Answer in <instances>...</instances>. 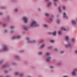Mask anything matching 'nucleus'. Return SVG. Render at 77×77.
<instances>
[{
  "label": "nucleus",
  "mask_w": 77,
  "mask_h": 77,
  "mask_svg": "<svg viewBox=\"0 0 77 77\" xmlns=\"http://www.w3.org/2000/svg\"><path fill=\"white\" fill-rule=\"evenodd\" d=\"M47 2V5L48 7H50L51 5H53V3L51 1H49L50 0H46Z\"/></svg>",
  "instance_id": "obj_6"
},
{
  "label": "nucleus",
  "mask_w": 77,
  "mask_h": 77,
  "mask_svg": "<svg viewBox=\"0 0 77 77\" xmlns=\"http://www.w3.org/2000/svg\"><path fill=\"white\" fill-rule=\"evenodd\" d=\"M62 8L63 11H66V7L65 6H63Z\"/></svg>",
  "instance_id": "obj_17"
},
{
  "label": "nucleus",
  "mask_w": 77,
  "mask_h": 77,
  "mask_svg": "<svg viewBox=\"0 0 77 77\" xmlns=\"http://www.w3.org/2000/svg\"><path fill=\"white\" fill-rule=\"evenodd\" d=\"M8 30L5 29L4 30V33H8Z\"/></svg>",
  "instance_id": "obj_32"
},
{
  "label": "nucleus",
  "mask_w": 77,
  "mask_h": 77,
  "mask_svg": "<svg viewBox=\"0 0 77 77\" xmlns=\"http://www.w3.org/2000/svg\"><path fill=\"white\" fill-rule=\"evenodd\" d=\"M37 11H38V12H41V8H37Z\"/></svg>",
  "instance_id": "obj_35"
},
{
  "label": "nucleus",
  "mask_w": 77,
  "mask_h": 77,
  "mask_svg": "<svg viewBox=\"0 0 77 77\" xmlns=\"http://www.w3.org/2000/svg\"><path fill=\"white\" fill-rule=\"evenodd\" d=\"M39 25L37 21L35 20H32L31 22L30 27H38Z\"/></svg>",
  "instance_id": "obj_1"
},
{
  "label": "nucleus",
  "mask_w": 77,
  "mask_h": 77,
  "mask_svg": "<svg viewBox=\"0 0 77 77\" xmlns=\"http://www.w3.org/2000/svg\"><path fill=\"white\" fill-rule=\"evenodd\" d=\"M24 75V73H22L20 74V76L21 77H23Z\"/></svg>",
  "instance_id": "obj_26"
},
{
  "label": "nucleus",
  "mask_w": 77,
  "mask_h": 77,
  "mask_svg": "<svg viewBox=\"0 0 77 77\" xmlns=\"http://www.w3.org/2000/svg\"><path fill=\"white\" fill-rule=\"evenodd\" d=\"M24 51L23 50H20V53H23V52H24Z\"/></svg>",
  "instance_id": "obj_47"
},
{
  "label": "nucleus",
  "mask_w": 77,
  "mask_h": 77,
  "mask_svg": "<svg viewBox=\"0 0 77 77\" xmlns=\"http://www.w3.org/2000/svg\"><path fill=\"white\" fill-rule=\"evenodd\" d=\"M42 53H43L42 52V51H39V54H40V55H41L42 54Z\"/></svg>",
  "instance_id": "obj_36"
},
{
  "label": "nucleus",
  "mask_w": 77,
  "mask_h": 77,
  "mask_svg": "<svg viewBox=\"0 0 77 77\" xmlns=\"http://www.w3.org/2000/svg\"><path fill=\"white\" fill-rule=\"evenodd\" d=\"M66 0V1H67V0Z\"/></svg>",
  "instance_id": "obj_61"
},
{
  "label": "nucleus",
  "mask_w": 77,
  "mask_h": 77,
  "mask_svg": "<svg viewBox=\"0 0 77 77\" xmlns=\"http://www.w3.org/2000/svg\"><path fill=\"white\" fill-rule=\"evenodd\" d=\"M27 77H31V76L29 75V76H27Z\"/></svg>",
  "instance_id": "obj_55"
},
{
  "label": "nucleus",
  "mask_w": 77,
  "mask_h": 77,
  "mask_svg": "<svg viewBox=\"0 0 77 77\" xmlns=\"http://www.w3.org/2000/svg\"><path fill=\"white\" fill-rule=\"evenodd\" d=\"M3 26L4 27H5L6 26V24L5 23L3 24Z\"/></svg>",
  "instance_id": "obj_42"
},
{
  "label": "nucleus",
  "mask_w": 77,
  "mask_h": 77,
  "mask_svg": "<svg viewBox=\"0 0 77 77\" xmlns=\"http://www.w3.org/2000/svg\"><path fill=\"white\" fill-rule=\"evenodd\" d=\"M23 20L24 23H25V24L28 23L29 22V18L27 16H24L23 17Z\"/></svg>",
  "instance_id": "obj_5"
},
{
  "label": "nucleus",
  "mask_w": 77,
  "mask_h": 77,
  "mask_svg": "<svg viewBox=\"0 0 77 77\" xmlns=\"http://www.w3.org/2000/svg\"><path fill=\"white\" fill-rule=\"evenodd\" d=\"M72 45L71 43V42H69L66 45V47H71Z\"/></svg>",
  "instance_id": "obj_12"
},
{
  "label": "nucleus",
  "mask_w": 77,
  "mask_h": 77,
  "mask_svg": "<svg viewBox=\"0 0 77 77\" xmlns=\"http://www.w3.org/2000/svg\"><path fill=\"white\" fill-rule=\"evenodd\" d=\"M14 12H18V8H16L14 9Z\"/></svg>",
  "instance_id": "obj_28"
},
{
  "label": "nucleus",
  "mask_w": 77,
  "mask_h": 77,
  "mask_svg": "<svg viewBox=\"0 0 77 77\" xmlns=\"http://www.w3.org/2000/svg\"><path fill=\"white\" fill-rule=\"evenodd\" d=\"M54 17V16L53 15L51 16V17H50L49 20H48L49 22H51V21H53V18Z\"/></svg>",
  "instance_id": "obj_9"
},
{
  "label": "nucleus",
  "mask_w": 77,
  "mask_h": 77,
  "mask_svg": "<svg viewBox=\"0 0 77 77\" xmlns=\"http://www.w3.org/2000/svg\"><path fill=\"white\" fill-rule=\"evenodd\" d=\"M8 66L6 64L2 66V67L3 68H6V67H8Z\"/></svg>",
  "instance_id": "obj_29"
},
{
  "label": "nucleus",
  "mask_w": 77,
  "mask_h": 77,
  "mask_svg": "<svg viewBox=\"0 0 77 77\" xmlns=\"http://www.w3.org/2000/svg\"><path fill=\"white\" fill-rule=\"evenodd\" d=\"M2 24V22L0 21V24Z\"/></svg>",
  "instance_id": "obj_53"
},
{
  "label": "nucleus",
  "mask_w": 77,
  "mask_h": 77,
  "mask_svg": "<svg viewBox=\"0 0 77 77\" xmlns=\"http://www.w3.org/2000/svg\"><path fill=\"white\" fill-rule=\"evenodd\" d=\"M72 42H74L75 41V39L74 38H72Z\"/></svg>",
  "instance_id": "obj_46"
},
{
  "label": "nucleus",
  "mask_w": 77,
  "mask_h": 77,
  "mask_svg": "<svg viewBox=\"0 0 77 77\" xmlns=\"http://www.w3.org/2000/svg\"><path fill=\"white\" fill-rule=\"evenodd\" d=\"M48 48L49 49H51V48H53V47L51 46H48Z\"/></svg>",
  "instance_id": "obj_31"
},
{
  "label": "nucleus",
  "mask_w": 77,
  "mask_h": 77,
  "mask_svg": "<svg viewBox=\"0 0 77 77\" xmlns=\"http://www.w3.org/2000/svg\"><path fill=\"white\" fill-rule=\"evenodd\" d=\"M45 46V43H43L42 44L40 45V48H44V47Z\"/></svg>",
  "instance_id": "obj_14"
},
{
  "label": "nucleus",
  "mask_w": 77,
  "mask_h": 77,
  "mask_svg": "<svg viewBox=\"0 0 77 77\" xmlns=\"http://www.w3.org/2000/svg\"><path fill=\"white\" fill-rule=\"evenodd\" d=\"M10 28L11 30H13V29L15 28V26H10Z\"/></svg>",
  "instance_id": "obj_25"
},
{
  "label": "nucleus",
  "mask_w": 77,
  "mask_h": 77,
  "mask_svg": "<svg viewBox=\"0 0 77 77\" xmlns=\"http://www.w3.org/2000/svg\"><path fill=\"white\" fill-rule=\"evenodd\" d=\"M15 75H19V74H20V73L18 72H15Z\"/></svg>",
  "instance_id": "obj_34"
},
{
  "label": "nucleus",
  "mask_w": 77,
  "mask_h": 77,
  "mask_svg": "<svg viewBox=\"0 0 77 77\" xmlns=\"http://www.w3.org/2000/svg\"><path fill=\"white\" fill-rule=\"evenodd\" d=\"M58 0H53V1H58Z\"/></svg>",
  "instance_id": "obj_56"
},
{
  "label": "nucleus",
  "mask_w": 77,
  "mask_h": 77,
  "mask_svg": "<svg viewBox=\"0 0 77 77\" xmlns=\"http://www.w3.org/2000/svg\"><path fill=\"white\" fill-rule=\"evenodd\" d=\"M10 32L11 33H14V30L13 29H11L10 31Z\"/></svg>",
  "instance_id": "obj_33"
},
{
  "label": "nucleus",
  "mask_w": 77,
  "mask_h": 77,
  "mask_svg": "<svg viewBox=\"0 0 77 77\" xmlns=\"http://www.w3.org/2000/svg\"><path fill=\"white\" fill-rule=\"evenodd\" d=\"M76 71H77V68H75L74 70L71 72V74L72 75H76Z\"/></svg>",
  "instance_id": "obj_8"
},
{
  "label": "nucleus",
  "mask_w": 77,
  "mask_h": 77,
  "mask_svg": "<svg viewBox=\"0 0 77 77\" xmlns=\"http://www.w3.org/2000/svg\"><path fill=\"white\" fill-rule=\"evenodd\" d=\"M25 63H28V62L27 61H25Z\"/></svg>",
  "instance_id": "obj_54"
},
{
  "label": "nucleus",
  "mask_w": 77,
  "mask_h": 77,
  "mask_svg": "<svg viewBox=\"0 0 77 77\" xmlns=\"http://www.w3.org/2000/svg\"><path fill=\"white\" fill-rule=\"evenodd\" d=\"M63 77H69V76L67 75H64L63 76Z\"/></svg>",
  "instance_id": "obj_50"
},
{
  "label": "nucleus",
  "mask_w": 77,
  "mask_h": 77,
  "mask_svg": "<svg viewBox=\"0 0 77 77\" xmlns=\"http://www.w3.org/2000/svg\"><path fill=\"white\" fill-rule=\"evenodd\" d=\"M3 15V12H0V15Z\"/></svg>",
  "instance_id": "obj_49"
},
{
  "label": "nucleus",
  "mask_w": 77,
  "mask_h": 77,
  "mask_svg": "<svg viewBox=\"0 0 77 77\" xmlns=\"http://www.w3.org/2000/svg\"><path fill=\"white\" fill-rule=\"evenodd\" d=\"M26 40L27 42L28 43V44H32V43H33V44H36L37 43V41L36 40H33L32 41L30 40V38H29V37H28L26 38Z\"/></svg>",
  "instance_id": "obj_4"
},
{
  "label": "nucleus",
  "mask_w": 77,
  "mask_h": 77,
  "mask_svg": "<svg viewBox=\"0 0 77 77\" xmlns=\"http://www.w3.org/2000/svg\"><path fill=\"white\" fill-rule=\"evenodd\" d=\"M56 34H57V32L56 31L52 32V35L53 36H56Z\"/></svg>",
  "instance_id": "obj_18"
},
{
  "label": "nucleus",
  "mask_w": 77,
  "mask_h": 77,
  "mask_svg": "<svg viewBox=\"0 0 77 77\" xmlns=\"http://www.w3.org/2000/svg\"><path fill=\"white\" fill-rule=\"evenodd\" d=\"M62 30H63L64 31H66V29L64 27H63L61 28Z\"/></svg>",
  "instance_id": "obj_24"
},
{
  "label": "nucleus",
  "mask_w": 77,
  "mask_h": 77,
  "mask_svg": "<svg viewBox=\"0 0 77 77\" xmlns=\"http://www.w3.org/2000/svg\"><path fill=\"white\" fill-rule=\"evenodd\" d=\"M71 23L73 26H76L77 25V22L75 20H72Z\"/></svg>",
  "instance_id": "obj_11"
},
{
  "label": "nucleus",
  "mask_w": 77,
  "mask_h": 77,
  "mask_svg": "<svg viewBox=\"0 0 77 77\" xmlns=\"http://www.w3.org/2000/svg\"><path fill=\"white\" fill-rule=\"evenodd\" d=\"M46 55L47 56V57L45 58V60L47 62H49L51 61V60L52 59V57L50 55L51 53L50 52H46Z\"/></svg>",
  "instance_id": "obj_2"
},
{
  "label": "nucleus",
  "mask_w": 77,
  "mask_h": 77,
  "mask_svg": "<svg viewBox=\"0 0 77 77\" xmlns=\"http://www.w3.org/2000/svg\"><path fill=\"white\" fill-rule=\"evenodd\" d=\"M45 15L46 17H48L50 15V14L48 13H46L45 14Z\"/></svg>",
  "instance_id": "obj_30"
},
{
  "label": "nucleus",
  "mask_w": 77,
  "mask_h": 77,
  "mask_svg": "<svg viewBox=\"0 0 77 77\" xmlns=\"http://www.w3.org/2000/svg\"><path fill=\"white\" fill-rule=\"evenodd\" d=\"M62 63L60 62H59V63H57V65H60Z\"/></svg>",
  "instance_id": "obj_45"
},
{
  "label": "nucleus",
  "mask_w": 77,
  "mask_h": 77,
  "mask_svg": "<svg viewBox=\"0 0 77 77\" xmlns=\"http://www.w3.org/2000/svg\"><path fill=\"white\" fill-rule=\"evenodd\" d=\"M63 18H66V19H68V17L67 16L66 13L65 12L63 13Z\"/></svg>",
  "instance_id": "obj_10"
},
{
  "label": "nucleus",
  "mask_w": 77,
  "mask_h": 77,
  "mask_svg": "<svg viewBox=\"0 0 77 77\" xmlns=\"http://www.w3.org/2000/svg\"><path fill=\"white\" fill-rule=\"evenodd\" d=\"M58 33L59 35H61L62 34V32L60 31H59L58 32Z\"/></svg>",
  "instance_id": "obj_39"
},
{
  "label": "nucleus",
  "mask_w": 77,
  "mask_h": 77,
  "mask_svg": "<svg viewBox=\"0 0 77 77\" xmlns=\"http://www.w3.org/2000/svg\"><path fill=\"white\" fill-rule=\"evenodd\" d=\"M6 77H9V76H7Z\"/></svg>",
  "instance_id": "obj_58"
},
{
  "label": "nucleus",
  "mask_w": 77,
  "mask_h": 77,
  "mask_svg": "<svg viewBox=\"0 0 77 77\" xmlns=\"http://www.w3.org/2000/svg\"><path fill=\"white\" fill-rule=\"evenodd\" d=\"M23 29L24 30H28V27L27 26H23Z\"/></svg>",
  "instance_id": "obj_15"
},
{
  "label": "nucleus",
  "mask_w": 77,
  "mask_h": 77,
  "mask_svg": "<svg viewBox=\"0 0 77 77\" xmlns=\"http://www.w3.org/2000/svg\"><path fill=\"white\" fill-rule=\"evenodd\" d=\"M57 24H60V19H57Z\"/></svg>",
  "instance_id": "obj_23"
},
{
  "label": "nucleus",
  "mask_w": 77,
  "mask_h": 77,
  "mask_svg": "<svg viewBox=\"0 0 77 77\" xmlns=\"http://www.w3.org/2000/svg\"><path fill=\"white\" fill-rule=\"evenodd\" d=\"M15 57L17 60H18L20 59V57L18 55H16Z\"/></svg>",
  "instance_id": "obj_20"
},
{
  "label": "nucleus",
  "mask_w": 77,
  "mask_h": 77,
  "mask_svg": "<svg viewBox=\"0 0 77 77\" xmlns=\"http://www.w3.org/2000/svg\"><path fill=\"white\" fill-rule=\"evenodd\" d=\"M16 63L15 62H13L12 63V65H16Z\"/></svg>",
  "instance_id": "obj_48"
},
{
  "label": "nucleus",
  "mask_w": 77,
  "mask_h": 77,
  "mask_svg": "<svg viewBox=\"0 0 77 77\" xmlns=\"http://www.w3.org/2000/svg\"><path fill=\"white\" fill-rule=\"evenodd\" d=\"M0 77H3L2 76H0Z\"/></svg>",
  "instance_id": "obj_60"
},
{
  "label": "nucleus",
  "mask_w": 77,
  "mask_h": 77,
  "mask_svg": "<svg viewBox=\"0 0 77 77\" xmlns=\"http://www.w3.org/2000/svg\"><path fill=\"white\" fill-rule=\"evenodd\" d=\"M49 67L50 68V69H54V66L53 65L49 66Z\"/></svg>",
  "instance_id": "obj_22"
},
{
  "label": "nucleus",
  "mask_w": 77,
  "mask_h": 77,
  "mask_svg": "<svg viewBox=\"0 0 77 77\" xmlns=\"http://www.w3.org/2000/svg\"><path fill=\"white\" fill-rule=\"evenodd\" d=\"M43 42H44V41L42 40H41L39 42V43H43Z\"/></svg>",
  "instance_id": "obj_43"
},
{
  "label": "nucleus",
  "mask_w": 77,
  "mask_h": 77,
  "mask_svg": "<svg viewBox=\"0 0 77 77\" xmlns=\"http://www.w3.org/2000/svg\"><path fill=\"white\" fill-rule=\"evenodd\" d=\"M16 0H12L11 1L12 2H15Z\"/></svg>",
  "instance_id": "obj_51"
},
{
  "label": "nucleus",
  "mask_w": 77,
  "mask_h": 77,
  "mask_svg": "<svg viewBox=\"0 0 77 77\" xmlns=\"http://www.w3.org/2000/svg\"><path fill=\"white\" fill-rule=\"evenodd\" d=\"M3 62V60H2L1 61V62H0V64L1 63H2V62Z\"/></svg>",
  "instance_id": "obj_52"
},
{
  "label": "nucleus",
  "mask_w": 77,
  "mask_h": 77,
  "mask_svg": "<svg viewBox=\"0 0 77 77\" xmlns=\"http://www.w3.org/2000/svg\"><path fill=\"white\" fill-rule=\"evenodd\" d=\"M5 72H6V73L8 72L5 71Z\"/></svg>",
  "instance_id": "obj_59"
},
{
  "label": "nucleus",
  "mask_w": 77,
  "mask_h": 77,
  "mask_svg": "<svg viewBox=\"0 0 77 77\" xmlns=\"http://www.w3.org/2000/svg\"><path fill=\"white\" fill-rule=\"evenodd\" d=\"M50 42H51L53 43L54 42V40H50Z\"/></svg>",
  "instance_id": "obj_38"
},
{
  "label": "nucleus",
  "mask_w": 77,
  "mask_h": 77,
  "mask_svg": "<svg viewBox=\"0 0 77 77\" xmlns=\"http://www.w3.org/2000/svg\"><path fill=\"white\" fill-rule=\"evenodd\" d=\"M65 53V51H61V54H63V53Z\"/></svg>",
  "instance_id": "obj_44"
},
{
  "label": "nucleus",
  "mask_w": 77,
  "mask_h": 77,
  "mask_svg": "<svg viewBox=\"0 0 77 77\" xmlns=\"http://www.w3.org/2000/svg\"><path fill=\"white\" fill-rule=\"evenodd\" d=\"M39 77H40V76H39Z\"/></svg>",
  "instance_id": "obj_62"
},
{
  "label": "nucleus",
  "mask_w": 77,
  "mask_h": 77,
  "mask_svg": "<svg viewBox=\"0 0 77 77\" xmlns=\"http://www.w3.org/2000/svg\"><path fill=\"white\" fill-rule=\"evenodd\" d=\"M54 50L56 51H58V49H57V48H54Z\"/></svg>",
  "instance_id": "obj_40"
},
{
  "label": "nucleus",
  "mask_w": 77,
  "mask_h": 77,
  "mask_svg": "<svg viewBox=\"0 0 77 77\" xmlns=\"http://www.w3.org/2000/svg\"><path fill=\"white\" fill-rule=\"evenodd\" d=\"M0 8L1 9H6V8L5 6H1L0 7Z\"/></svg>",
  "instance_id": "obj_21"
},
{
  "label": "nucleus",
  "mask_w": 77,
  "mask_h": 77,
  "mask_svg": "<svg viewBox=\"0 0 77 77\" xmlns=\"http://www.w3.org/2000/svg\"><path fill=\"white\" fill-rule=\"evenodd\" d=\"M9 49V46L8 45H3L2 49L0 50V51H7Z\"/></svg>",
  "instance_id": "obj_3"
},
{
  "label": "nucleus",
  "mask_w": 77,
  "mask_h": 77,
  "mask_svg": "<svg viewBox=\"0 0 77 77\" xmlns=\"http://www.w3.org/2000/svg\"><path fill=\"white\" fill-rule=\"evenodd\" d=\"M75 53H77V50L76 51H75Z\"/></svg>",
  "instance_id": "obj_57"
},
{
  "label": "nucleus",
  "mask_w": 77,
  "mask_h": 77,
  "mask_svg": "<svg viewBox=\"0 0 77 77\" xmlns=\"http://www.w3.org/2000/svg\"><path fill=\"white\" fill-rule=\"evenodd\" d=\"M48 34L49 35H52V32H49L48 33Z\"/></svg>",
  "instance_id": "obj_41"
},
{
  "label": "nucleus",
  "mask_w": 77,
  "mask_h": 77,
  "mask_svg": "<svg viewBox=\"0 0 77 77\" xmlns=\"http://www.w3.org/2000/svg\"><path fill=\"white\" fill-rule=\"evenodd\" d=\"M65 39L66 40V41H68L69 40V37L66 36L65 37Z\"/></svg>",
  "instance_id": "obj_27"
},
{
  "label": "nucleus",
  "mask_w": 77,
  "mask_h": 77,
  "mask_svg": "<svg viewBox=\"0 0 77 77\" xmlns=\"http://www.w3.org/2000/svg\"><path fill=\"white\" fill-rule=\"evenodd\" d=\"M11 17H10V16L9 15H8L7 16V18L5 19V20H7V21H9L10 20Z\"/></svg>",
  "instance_id": "obj_16"
},
{
  "label": "nucleus",
  "mask_w": 77,
  "mask_h": 77,
  "mask_svg": "<svg viewBox=\"0 0 77 77\" xmlns=\"http://www.w3.org/2000/svg\"><path fill=\"white\" fill-rule=\"evenodd\" d=\"M21 38V36L20 35H17L15 36H13L12 37V39H20Z\"/></svg>",
  "instance_id": "obj_7"
},
{
  "label": "nucleus",
  "mask_w": 77,
  "mask_h": 77,
  "mask_svg": "<svg viewBox=\"0 0 77 77\" xmlns=\"http://www.w3.org/2000/svg\"><path fill=\"white\" fill-rule=\"evenodd\" d=\"M44 26L45 27L47 28L48 27V25L47 24H44Z\"/></svg>",
  "instance_id": "obj_37"
},
{
  "label": "nucleus",
  "mask_w": 77,
  "mask_h": 77,
  "mask_svg": "<svg viewBox=\"0 0 77 77\" xmlns=\"http://www.w3.org/2000/svg\"><path fill=\"white\" fill-rule=\"evenodd\" d=\"M58 9L60 13L62 14V8H61V7L59 6L58 8Z\"/></svg>",
  "instance_id": "obj_13"
},
{
  "label": "nucleus",
  "mask_w": 77,
  "mask_h": 77,
  "mask_svg": "<svg viewBox=\"0 0 77 77\" xmlns=\"http://www.w3.org/2000/svg\"><path fill=\"white\" fill-rule=\"evenodd\" d=\"M54 5L55 6H57V2H57V1H54Z\"/></svg>",
  "instance_id": "obj_19"
}]
</instances>
